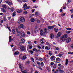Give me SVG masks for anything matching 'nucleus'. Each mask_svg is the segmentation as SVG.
Here are the masks:
<instances>
[{
    "label": "nucleus",
    "instance_id": "ddd939ff",
    "mask_svg": "<svg viewBox=\"0 0 73 73\" xmlns=\"http://www.w3.org/2000/svg\"><path fill=\"white\" fill-rule=\"evenodd\" d=\"M65 40H66L65 38H64V37H63V36H62L60 38V40L62 41H65Z\"/></svg>",
    "mask_w": 73,
    "mask_h": 73
},
{
    "label": "nucleus",
    "instance_id": "c03bdc74",
    "mask_svg": "<svg viewBox=\"0 0 73 73\" xmlns=\"http://www.w3.org/2000/svg\"><path fill=\"white\" fill-rule=\"evenodd\" d=\"M27 35H31V33L30 32L28 31L27 32Z\"/></svg>",
    "mask_w": 73,
    "mask_h": 73
},
{
    "label": "nucleus",
    "instance_id": "bb28decb",
    "mask_svg": "<svg viewBox=\"0 0 73 73\" xmlns=\"http://www.w3.org/2000/svg\"><path fill=\"white\" fill-rule=\"evenodd\" d=\"M21 27L23 29L24 28V26L23 24H21Z\"/></svg>",
    "mask_w": 73,
    "mask_h": 73
},
{
    "label": "nucleus",
    "instance_id": "72a5a7b5",
    "mask_svg": "<svg viewBox=\"0 0 73 73\" xmlns=\"http://www.w3.org/2000/svg\"><path fill=\"white\" fill-rule=\"evenodd\" d=\"M15 16H16V12H14L13 14V17H14Z\"/></svg>",
    "mask_w": 73,
    "mask_h": 73
},
{
    "label": "nucleus",
    "instance_id": "9b49d317",
    "mask_svg": "<svg viewBox=\"0 0 73 73\" xmlns=\"http://www.w3.org/2000/svg\"><path fill=\"white\" fill-rule=\"evenodd\" d=\"M54 35L53 34H51L50 35V37L51 38H54Z\"/></svg>",
    "mask_w": 73,
    "mask_h": 73
},
{
    "label": "nucleus",
    "instance_id": "6ab92c4d",
    "mask_svg": "<svg viewBox=\"0 0 73 73\" xmlns=\"http://www.w3.org/2000/svg\"><path fill=\"white\" fill-rule=\"evenodd\" d=\"M2 7H3V8H5V9H6V8H7V6L5 5H2Z\"/></svg>",
    "mask_w": 73,
    "mask_h": 73
},
{
    "label": "nucleus",
    "instance_id": "e433bc0d",
    "mask_svg": "<svg viewBox=\"0 0 73 73\" xmlns=\"http://www.w3.org/2000/svg\"><path fill=\"white\" fill-rule=\"evenodd\" d=\"M10 9L11 10V12H13V11L14 10V9H13V8H11Z\"/></svg>",
    "mask_w": 73,
    "mask_h": 73
},
{
    "label": "nucleus",
    "instance_id": "052dcab7",
    "mask_svg": "<svg viewBox=\"0 0 73 73\" xmlns=\"http://www.w3.org/2000/svg\"><path fill=\"white\" fill-rule=\"evenodd\" d=\"M1 24H2L3 23V20H1Z\"/></svg>",
    "mask_w": 73,
    "mask_h": 73
},
{
    "label": "nucleus",
    "instance_id": "680f3d73",
    "mask_svg": "<svg viewBox=\"0 0 73 73\" xmlns=\"http://www.w3.org/2000/svg\"><path fill=\"white\" fill-rule=\"evenodd\" d=\"M48 46H46L45 48V49H47V50H48Z\"/></svg>",
    "mask_w": 73,
    "mask_h": 73
},
{
    "label": "nucleus",
    "instance_id": "423d86ee",
    "mask_svg": "<svg viewBox=\"0 0 73 73\" xmlns=\"http://www.w3.org/2000/svg\"><path fill=\"white\" fill-rule=\"evenodd\" d=\"M70 41H71V38L70 37L68 38L66 40V41L67 43H69Z\"/></svg>",
    "mask_w": 73,
    "mask_h": 73
},
{
    "label": "nucleus",
    "instance_id": "8fccbe9b",
    "mask_svg": "<svg viewBox=\"0 0 73 73\" xmlns=\"http://www.w3.org/2000/svg\"><path fill=\"white\" fill-rule=\"evenodd\" d=\"M71 0H68V3L67 4H68V3H70L71 2Z\"/></svg>",
    "mask_w": 73,
    "mask_h": 73
},
{
    "label": "nucleus",
    "instance_id": "4c0bfd02",
    "mask_svg": "<svg viewBox=\"0 0 73 73\" xmlns=\"http://www.w3.org/2000/svg\"><path fill=\"white\" fill-rule=\"evenodd\" d=\"M58 69H57L56 70V71H54V73H58Z\"/></svg>",
    "mask_w": 73,
    "mask_h": 73
},
{
    "label": "nucleus",
    "instance_id": "473e14b6",
    "mask_svg": "<svg viewBox=\"0 0 73 73\" xmlns=\"http://www.w3.org/2000/svg\"><path fill=\"white\" fill-rule=\"evenodd\" d=\"M66 33H67L68 34H69V33H70V32H71V31H66Z\"/></svg>",
    "mask_w": 73,
    "mask_h": 73
},
{
    "label": "nucleus",
    "instance_id": "58836bf2",
    "mask_svg": "<svg viewBox=\"0 0 73 73\" xmlns=\"http://www.w3.org/2000/svg\"><path fill=\"white\" fill-rule=\"evenodd\" d=\"M24 14H27V11L26 10L24 11Z\"/></svg>",
    "mask_w": 73,
    "mask_h": 73
},
{
    "label": "nucleus",
    "instance_id": "a18cd8bd",
    "mask_svg": "<svg viewBox=\"0 0 73 73\" xmlns=\"http://www.w3.org/2000/svg\"><path fill=\"white\" fill-rule=\"evenodd\" d=\"M26 64H29V63H30V62H29V61H27L26 62Z\"/></svg>",
    "mask_w": 73,
    "mask_h": 73
},
{
    "label": "nucleus",
    "instance_id": "0eeeda50",
    "mask_svg": "<svg viewBox=\"0 0 73 73\" xmlns=\"http://www.w3.org/2000/svg\"><path fill=\"white\" fill-rule=\"evenodd\" d=\"M62 35V33H61V32H59L57 34L56 37H60Z\"/></svg>",
    "mask_w": 73,
    "mask_h": 73
},
{
    "label": "nucleus",
    "instance_id": "bf43d9fd",
    "mask_svg": "<svg viewBox=\"0 0 73 73\" xmlns=\"http://www.w3.org/2000/svg\"><path fill=\"white\" fill-rule=\"evenodd\" d=\"M68 54H73V52H68Z\"/></svg>",
    "mask_w": 73,
    "mask_h": 73
},
{
    "label": "nucleus",
    "instance_id": "0e129e2a",
    "mask_svg": "<svg viewBox=\"0 0 73 73\" xmlns=\"http://www.w3.org/2000/svg\"><path fill=\"white\" fill-rule=\"evenodd\" d=\"M32 48V46H29V49H31Z\"/></svg>",
    "mask_w": 73,
    "mask_h": 73
},
{
    "label": "nucleus",
    "instance_id": "79ce46f5",
    "mask_svg": "<svg viewBox=\"0 0 73 73\" xmlns=\"http://www.w3.org/2000/svg\"><path fill=\"white\" fill-rule=\"evenodd\" d=\"M44 40V38L41 39L40 40V42H41V41H43Z\"/></svg>",
    "mask_w": 73,
    "mask_h": 73
},
{
    "label": "nucleus",
    "instance_id": "338daca9",
    "mask_svg": "<svg viewBox=\"0 0 73 73\" xmlns=\"http://www.w3.org/2000/svg\"><path fill=\"white\" fill-rule=\"evenodd\" d=\"M32 15L30 14V18H32Z\"/></svg>",
    "mask_w": 73,
    "mask_h": 73
},
{
    "label": "nucleus",
    "instance_id": "774afa93",
    "mask_svg": "<svg viewBox=\"0 0 73 73\" xmlns=\"http://www.w3.org/2000/svg\"><path fill=\"white\" fill-rule=\"evenodd\" d=\"M11 17H8V20H11Z\"/></svg>",
    "mask_w": 73,
    "mask_h": 73
},
{
    "label": "nucleus",
    "instance_id": "ea45409f",
    "mask_svg": "<svg viewBox=\"0 0 73 73\" xmlns=\"http://www.w3.org/2000/svg\"><path fill=\"white\" fill-rule=\"evenodd\" d=\"M38 13H39V12L37 11L35 13V15H38Z\"/></svg>",
    "mask_w": 73,
    "mask_h": 73
},
{
    "label": "nucleus",
    "instance_id": "393cba45",
    "mask_svg": "<svg viewBox=\"0 0 73 73\" xmlns=\"http://www.w3.org/2000/svg\"><path fill=\"white\" fill-rule=\"evenodd\" d=\"M56 60L57 61H61V59L59 58H57L56 59Z\"/></svg>",
    "mask_w": 73,
    "mask_h": 73
},
{
    "label": "nucleus",
    "instance_id": "c85d7f7f",
    "mask_svg": "<svg viewBox=\"0 0 73 73\" xmlns=\"http://www.w3.org/2000/svg\"><path fill=\"white\" fill-rule=\"evenodd\" d=\"M24 41H25V40L23 38L21 39V42H22V43H24Z\"/></svg>",
    "mask_w": 73,
    "mask_h": 73
},
{
    "label": "nucleus",
    "instance_id": "e2e57ef3",
    "mask_svg": "<svg viewBox=\"0 0 73 73\" xmlns=\"http://www.w3.org/2000/svg\"><path fill=\"white\" fill-rule=\"evenodd\" d=\"M36 48H34L33 49V51H34H34H36Z\"/></svg>",
    "mask_w": 73,
    "mask_h": 73
},
{
    "label": "nucleus",
    "instance_id": "3c124183",
    "mask_svg": "<svg viewBox=\"0 0 73 73\" xmlns=\"http://www.w3.org/2000/svg\"><path fill=\"white\" fill-rule=\"evenodd\" d=\"M9 2V1H5V3H6V4H8Z\"/></svg>",
    "mask_w": 73,
    "mask_h": 73
},
{
    "label": "nucleus",
    "instance_id": "f257e3e1",
    "mask_svg": "<svg viewBox=\"0 0 73 73\" xmlns=\"http://www.w3.org/2000/svg\"><path fill=\"white\" fill-rule=\"evenodd\" d=\"M23 8L24 9V10H26V9H29V8H30V6L27 7V3H25L23 5Z\"/></svg>",
    "mask_w": 73,
    "mask_h": 73
},
{
    "label": "nucleus",
    "instance_id": "de8ad7c7",
    "mask_svg": "<svg viewBox=\"0 0 73 73\" xmlns=\"http://www.w3.org/2000/svg\"><path fill=\"white\" fill-rule=\"evenodd\" d=\"M3 19H4V21H7V19H6V18H5V17H4Z\"/></svg>",
    "mask_w": 73,
    "mask_h": 73
},
{
    "label": "nucleus",
    "instance_id": "f8f14e48",
    "mask_svg": "<svg viewBox=\"0 0 73 73\" xmlns=\"http://www.w3.org/2000/svg\"><path fill=\"white\" fill-rule=\"evenodd\" d=\"M21 72L23 73H28L27 72V71L25 70H21Z\"/></svg>",
    "mask_w": 73,
    "mask_h": 73
},
{
    "label": "nucleus",
    "instance_id": "a19ab883",
    "mask_svg": "<svg viewBox=\"0 0 73 73\" xmlns=\"http://www.w3.org/2000/svg\"><path fill=\"white\" fill-rule=\"evenodd\" d=\"M29 52H30L31 53V54H33V51L31 50H30L29 51Z\"/></svg>",
    "mask_w": 73,
    "mask_h": 73
},
{
    "label": "nucleus",
    "instance_id": "5fc2aeb1",
    "mask_svg": "<svg viewBox=\"0 0 73 73\" xmlns=\"http://www.w3.org/2000/svg\"><path fill=\"white\" fill-rule=\"evenodd\" d=\"M19 67V68L21 69L23 68V66L22 65L21 66H20Z\"/></svg>",
    "mask_w": 73,
    "mask_h": 73
},
{
    "label": "nucleus",
    "instance_id": "4be33fe9",
    "mask_svg": "<svg viewBox=\"0 0 73 73\" xmlns=\"http://www.w3.org/2000/svg\"><path fill=\"white\" fill-rule=\"evenodd\" d=\"M53 68L54 69H56V68H57V64H54L53 67Z\"/></svg>",
    "mask_w": 73,
    "mask_h": 73
},
{
    "label": "nucleus",
    "instance_id": "5701e85b",
    "mask_svg": "<svg viewBox=\"0 0 73 73\" xmlns=\"http://www.w3.org/2000/svg\"><path fill=\"white\" fill-rule=\"evenodd\" d=\"M54 28V27L53 26H48V28L49 29H52L53 28Z\"/></svg>",
    "mask_w": 73,
    "mask_h": 73
},
{
    "label": "nucleus",
    "instance_id": "2eb2a0df",
    "mask_svg": "<svg viewBox=\"0 0 73 73\" xmlns=\"http://www.w3.org/2000/svg\"><path fill=\"white\" fill-rule=\"evenodd\" d=\"M30 21L31 22L33 23V22H34V21H35V19L33 18H32L31 19Z\"/></svg>",
    "mask_w": 73,
    "mask_h": 73
},
{
    "label": "nucleus",
    "instance_id": "f704fd0d",
    "mask_svg": "<svg viewBox=\"0 0 73 73\" xmlns=\"http://www.w3.org/2000/svg\"><path fill=\"white\" fill-rule=\"evenodd\" d=\"M36 21H37V23L38 24H40V21L39 20H37Z\"/></svg>",
    "mask_w": 73,
    "mask_h": 73
},
{
    "label": "nucleus",
    "instance_id": "6e6d98bb",
    "mask_svg": "<svg viewBox=\"0 0 73 73\" xmlns=\"http://www.w3.org/2000/svg\"><path fill=\"white\" fill-rule=\"evenodd\" d=\"M65 15V13H63V14H62L61 15V16L63 17V16H64Z\"/></svg>",
    "mask_w": 73,
    "mask_h": 73
},
{
    "label": "nucleus",
    "instance_id": "c9c22d12",
    "mask_svg": "<svg viewBox=\"0 0 73 73\" xmlns=\"http://www.w3.org/2000/svg\"><path fill=\"white\" fill-rule=\"evenodd\" d=\"M7 28L9 29V31L11 32V28H10V27H7Z\"/></svg>",
    "mask_w": 73,
    "mask_h": 73
},
{
    "label": "nucleus",
    "instance_id": "6e6552de",
    "mask_svg": "<svg viewBox=\"0 0 73 73\" xmlns=\"http://www.w3.org/2000/svg\"><path fill=\"white\" fill-rule=\"evenodd\" d=\"M64 68V66L63 65H61L60 67L58 68L59 70L63 69Z\"/></svg>",
    "mask_w": 73,
    "mask_h": 73
},
{
    "label": "nucleus",
    "instance_id": "dca6fc26",
    "mask_svg": "<svg viewBox=\"0 0 73 73\" xmlns=\"http://www.w3.org/2000/svg\"><path fill=\"white\" fill-rule=\"evenodd\" d=\"M59 72L61 73H64V71L63 70H59Z\"/></svg>",
    "mask_w": 73,
    "mask_h": 73
},
{
    "label": "nucleus",
    "instance_id": "412c9836",
    "mask_svg": "<svg viewBox=\"0 0 73 73\" xmlns=\"http://www.w3.org/2000/svg\"><path fill=\"white\" fill-rule=\"evenodd\" d=\"M21 36H22L23 37H25V33H22L21 34Z\"/></svg>",
    "mask_w": 73,
    "mask_h": 73
},
{
    "label": "nucleus",
    "instance_id": "a211bd4d",
    "mask_svg": "<svg viewBox=\"0 0 73 73\" xmlns=\"http://www.w3.org/2000/svg\"><path fill=\"white\" fill-rule=\"evenodd\" d=\"M63 37L66 39V38H67L68 36H67V34H65L63 36H62Z\"/></svg>",
    "mask_w": 73,
    "mask_h": 73
},
{
    "label": "nucleus",
    "instance_id": "20e7f679",
    "mask_svg": "<svg viewBox=\"0 0 73 73\" xmlns=\"http://www.w3.org/2000/svg\"><path fill=\"white\" fill-rule=\"evenodd\" d=\"M20 20L21 22L22 23H24L25 21V18L24 17H21L20 19Z\"/></svg>",
    "mask_w": 73,
    "mask_h": 73
},
{
    "label": "nucleus",
    "instance_id": "4468645a",
    "mask_svg": "<svg viewBox=\"0 0 73 73\" xmlns=\"http://www.w3.org/2000/svg\"><path fill=\"white\" fill-rule=\"evenodd\" d=\"M11 37H12V36H10L9 37V42H11V41H13V38L11 39Z\"/></svg>",
    "mask_w": 73,
    "mask_h": 73
},
{
    "label": "nucleus",
    "instance_id": "cd10ccee",
    "mask_svg": "<svg viewBox=\"0 0 73 73\" xmlns=\"http://www.w3.org/2000/svg\"><path fill=\"white\" fill-rule=\"evenodd\" d=\"M1 9L3 11V12H5V13H6V11H5V9L3 8H2Z\"/></svg>",
    "mask_w": 73,
    "mask_h": 73
},
{
    "label": "nucleus",
    "instance_id": "7c9ffc66",
    "mask_svg": "<svg viewBox=\"0 0 73 73\" xmlns=\"http://www.w3.org/2000/svg\"><path fill=\"white\" fill-rule=\"evenodd\" d=\"M12 30L13 33V34H15V29H13Z\"/></svg>",
    "mask_w": 73,
    "mask_h": 73
},
{
    "label": "nucleus",
    "instance_id": "37998d69",
    "mask_svg": "<svg viewBox=\"0 0 73 73\" xmlns=\"http://www.w3.org/2000/svg\"><path fill=\"white\" fill-rule=\"evenodd\" d=\"M66 29H67V30H68V31H71V28H67Z\"/></svg>",
    "mask_w": 73,
    "mask_h": 73
},
{
    "label": "nucleus",
    "instance_id": "69168bd1",
    "mask_svg": "<svg viewBox=\"0 0 73 73\" xmlns=\"http://www.w3.org/2000/svg\"><path fill=\"white\" fill-rule=\"evenodd\" d=\"M21 66H22V64L21 63H19V67Z\"/></svg>",
    "mask_w": 73,
    "mask_h": 73
},
{
    "label": "nucleus",
    "instance_id": "13d9d810",
    "mask_svg": "<svg viewBox=\"0 0 73 73\" xmlns=\"http://www.w3.org/2000/svg\"><path fill=\"white\" fill-rule=\"evenodd\" d=\"M70 11H71V13H73V9H72L70 10Z\"/></svg>",
    "mask_w": 73,
    "mask_h": 73
},
{
    "label": "nucleus",
    "instance_id": "603ef678",
    "mask_svg": "<svg viewBox=\"0 0 73 73\" xmlns=\"http://www.w3.org/2000/svg\"><path fill=\"white\" fill-rule=\"evenodd\" d=\"M31 58L32 61L33 62H35V61H34V59L33 58L31 57Z\"/></svg>",
    "mask_w": 73,
    "mask_h": 73
},
{
    "label": "nucleus",
    "instance_id": "2f4dec72",
    "mask_svg": "<svg viewBox=\"0 0 73 73\" xmlns=\"http://www.w3.org/2000/svg\"><path fill=\"white\" fill-rule=\"evenodd\" d=\"M40 65H41V66H42H42H44V63H43V62H41L40 63Z\"/></svg>",
    "mask_w": 73,
    "mask_h": 73
},
{
    "label": "nucleus",
    "instance_id": "c756f323",
    "mask_svg": "<svg viewBox=\"0 0 73 73\" xmlns=\"http://www.w3.org/2000/svg\"><path fill=\"white\" fill-rule=\"evenodd\" d=\"M19 52H15L14 53V55H17V54H19Z\"/></svg>",
    "mask_w": 73,
    "mask_h": 73
},
{
    "label": "nucleus",
    "instance_id": "49530a36",
    "mask_svg": "<svg viewBox=\"0 0 73 73\" xmlns=\"http://www.w3.org/2000/svg\"><path fill=\"white\" fill-rule=\"evenodd\" d=\"M55 49L56 50H58L59 49H60V48H59L58 47H56V48L55 47Z\"/></svg>",
    "mask_w": 73,
    "mask_h": 73
},
{
    "label": "nucleus",
    "instance_id": "09e8293b",
    "mask_svg": "<svg viewBox=\"0 0 73 73\" xmlns=\"http://www.w3.org/2000/svg\"><path fill=\"white\" fill-rule=\"evenodd\" d=\"M70 47L71 48H72V49H73V44H72L71 46Z\"/></svg>",
    "mask_w": 73,
    "mask_h": 73
},
{
    "label": "nucleus",
    "instance_id": "864d4df0",
    "mask_svg": "<svg viewBox=\"0 0 73 73\" xmlns=\"http://www.w3.org/2000/svg\"><path fill=\"white\" fill-rule=\"evenodd\" d=\"M8 4H9V5H11V4H12V3L9 2V1Z\"/></svg>",
    "mask_w": 73,
    "mask_h": 73
},
{
    "label": "nucleus",
    "instance_id": "7ed1b4c3",
    "mask_svg": "<svg viewBox=\"0 0 73 73\" xmlns=\"http://www.w3.org/2000/svg\"><path fill=\"white\" fill-rule=\"evenodd\" d=\"M40 34L41 36H45V33L43 32V30H41L40 31Z\"/></svg>",
    "mask_w": 73,
    "mask_h": 73
},
{
    "label": "nucleus",
    "instance_id": "1a4fd4ad",
    "mask_svg": "<svg viewBox=\"0 0 73 73\" xmlns=\"http://www.w3.org/2000/svg\"><path fill=\"white\" fill-rule=\"evenodd\" d=\"M27 58V56H26L25 55L23 56L21 58V60H25Z\"/></svg>",
    "mask_w": 73,
    "mask_h": 73
},
{
    "label": "nucleus",
    "instance_id": "f03ea898",
    "mask_svg": "<svg viewBox=\"0 0 73 73\" xmlns=\"http://www.w3.org/2000/svg\"><path fill=\"white\" fill-rule=\"evenodd\" d=\"M20 48L22 51H25L26 50V48L24 46H21Z\"/></svg>",
    "mask_w": 73,
    "mask_h": 73
},
{
    "label": "nucleus",
    "instance_id": "39448f33",
    "mask_svg": "<svg viewBox=\"0 0 73 73\" xmlns=\"http://www.w3.org/2000/svg\"><path fill=\"white\" fill-rule=\"evenodd\" d=\"M16 30L18 34V36H20V35H21V31H19L17 28L16 29Z\"/></svg>",
    "mask_w": 73,
    "mask_h": 73
},
{
    "label": "nucleus",
    "instance_id": "9d476101",
    "mask_svg": "<svg viewBox=\"0 0 73 73\" xmlns=\"http://www.w3.org/2000/svg\"><path fill=\"white\" fill-rule=\"evenodd\" d=\"M56 57L54 56H52L51 57L50 59L52 60H55Z\"/></svg>",
    "mask_w": 73,
    "mask_h": 73
},
{
    "label": "nucleus",
    "instance_id": "b1692460",
    "mask_svg": "<svg viewBox=\"0 0 73 73\" xmlns=\"http://www.w3.org/2000/svg\"><path fill=\"white\" fill-rule=\"evenodd\" d=\"M54 31L55 32H58V29L57 28H54Z\"/></svg>",
    "mask_w": 73,
    "mask_h": 73
},
{
    "label": "nucleus",
    "instance_id": "aec40b11",
    "mask_svg": "<svg viewBox=\"0 0 73 73\" xmlns=\"http://www.w3.org/2000/svg\"><path fill=\"white\" fill-rule=\"evenodd\" d=\"M68 59H66V63L65 65H67L68 62Z\"/></svg>",
    "mask_w": 73,
    "mask_h": 73
},
{
    "label": "nucleus",
    "instance_id": "f3484780",
    "mask_svg": "<svg viewBox=\"0 0 73 73\" xmlns=\"http://www.w3.org/2000/svg\"><path fill=\"white\" fill-rule=\"evenodd\" d=\"M23 11V10L22 9H18V10L17 11V12L18 13H21V12Z\"/></svg>",
    "mask_w": 73,
    "mask_h": 73
},
{
    "label": "nucleus",
    "instance_id": "a878e982",
    "mask_svg": "<svg viewBox=\"0 0 73 73\" xmlns=\"http://www.w3.org/2000/svg\"><path fill=\"white\" fill-rule=\"evenodd\" d=\"M44 32H45V33L47 32V29L46 28H44Z\"/></svg>",
    "mask_w": 73,
    "mask_h": 73
},
{
    "label": "nucleus",
    "instance_id": "4d7b16f0",
    "mask_svg": "<svg viewBox=\"0 0 73 73\" xmlns=\"http://www.w3.org/2000/svg\"><path fill=\"white\" fill-rule=\"evenodd\" d=\"M62 55L61 54H60L59 55V56L60 57H62Z\"/></svg>",
    "mask_w": 73,
    "mask_h": 73
}]
</instances>
